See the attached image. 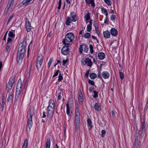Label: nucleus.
Here are the masks:
<instances>
[{"instance_id": "54", "label": "nucleus", "mask_w": 148, "mask_h": 148, "mask_svg": "<svg viewBox=\"0 0 148 148\" xmlns=\"http://www.w3.org/2000/svg\"><path fill=\"white\" fill-rule=\"evenodd\" d=\"M61 0H59V3H58V9H60V7L61 5Z\"/></svg>"}, {"instance_id": "16", "label": "nucleus", "mask_w": 148, "mask_h": 148, "mask_svg": "<svg viewBox=\"0 0 148 148\" xmlns=\"http://www.w3.org/2000/svg\"><path fill=\"white\" fill-rule=\"evenodd\" d=\"M110 32L112 35L114 36H116L118 34L117 31L114 28H112L110 30Z\"/></svg>"}, {"instance_id": "51", "label": "nucleus", "mask_w": 148, "mask_h": 148, "mask_svg": "<svg viewBox=\"0 0 148 148\" xmlns=\"http://www.w3.org/2000/svg\"><path fill=\"white\" fill-rule=\"evenodd\" d=\"M101 10L102 11V12L105 14L106 16L107 17L108 14V12L106 10Z\"/></svg>"}, {"instance_id": "22", "label": "nucleus", "mask_w": 148, "mask_h": 148, "mask_svg": "<svg viewBox=\"0 0 148 148\" xmlns=\"http://www.w3.org/2000/svg\"><path fill=\"white\" fill-rule=\"evenodd\" d=\"M87 123H88V126L90 127L88 129L89 130H90L92 127V121L90 119H88L87 120Z\"/></svg>"}, {"instance_id": "12", "label": "nucleus", "mask_w": 148, "mask_h": 148, "mask_svg": "<svg viewBox=\"0 0 148 148\" xmlns=\"http://www.w3.org/2000/svg\"><path fill=\"white\" fill-rule=\"evenodd\" d=\"M15 79L14 77H12L9 81L7 86L12 88L15 82Z\"/></svg>"}, {"instance_id": "19", "label": "nucleus", "mask_w": 148, "mask_h": 148, "mask_svg": "<svg viewBox=\"0 0 148 148\" xmlns=\"http://www.w3.org/2000/svg\"><path fill=\"white\" fill-rule=\"evenodd\" d=\"M14 0H10L7 5V7L8 9H11L13 6Z\"/></svg>"}, {"instance_id": "10", "label": "nucleus", "mask_w": 148, "mask_h": 148, "mask_svg": "<svg viewBox=\"0 0 148 148\" xmlns=\"http://www.w3.org/2000/svg\"><path fill=\"white\" fill-rule=\"evenodd\" d=\"M146 125L145 124V122H141V127L142 128L141 132L140 131L139 132V134H140V135L141 136V138L143 137L145 133V127Z\"/></svg>"}, {"instance_id": "38", "label": "nucleus", "mask_w": 148, "mask_h": 148, "mask_svg": "<svg viewBox=\"0 0 148 148\" xmlns=\"http://www.w3.org/2000/svg\"><path fill=\"white\" fill-rule=\"evenodd\" d=\"M90 34L88 33H86L84 35V37L86 38H88L90 36Z\"/></svg>"}, {"instance_id": "36", "label": "nucleus", "mask_w": 148, "mask_h": 148, "mask_svg": "<svg viewBox=\"0 0 148 148\" xmlns=\"http://www.w3.org/2000/svg\"><path fill=\"white\" fill-rule=\"evenodd\" d=\"M140 144V140H135L134 146H139Z\"/></svg>"}, {"instance_id": "34", "label": "nucleus", "mask_w": 148, "mask_h": 148, "mask_svg": "<svg viewBox=\"0 0 148 148\" xmlns=\"http://www.w3.org/2000/svg\"><path fill=\"white\" fill-rule=\"evenodd\" d=\"M5 103L4 101V100L3 99L2 100V101L1 105V111H3V110L4 109Z\"/></svg>"}, {"instance_id": "15", "label": "nucleus", "mask_w": 148, "mask_h": 148, "mask_svg": "<svg viewBox=\"0 0 148 148\" xmlns=\"http://www.w3.org/2000/svg\"><path fill=\"white\" fill-rule=\"evenodd\" d=\"M32 1V0H23L22 2L20 4L21 6L23 5L24 6L27 5L30 2Z\"/></svg>"}, {"instance_id": "4", "label": "nucleus", "mask_w": 148, "mask_h": 148, "mask_svg": "<svg viewBox=\"0 0 148 148\" xmlns=\"http://www.w3.org/2000/svg\"><path fill=\"white\" fill-rule=\"evenodd\" d=\"M75 38L74 34L72 33H67L65 38L62 40L63 43L65 45L69 46L70 42H72Z\"/></svg>"}, {"instance_id": "29", "label": "nucleus", "mask_w": 148, "mask_h": 148, "mask_svg": "<svg viewBox=\"0 0 148 148\" xmlns=\"http://www.w3.org/2000/svg\"><path fill=\"white\" fill-rule=\"evenodd\" d=\"M71 20L69 17H67L66 19V24L67 25H70L71 22Z\"/></svg>"}, {"instance_id": "37", "label": "nucleus", "mask_w": 148, "mask_h": 148, "mask_svg": "<svg viewBox=\"0 0 148 148\" xmlns=\"http://www.w3.org/2000/svg\"><path fill=\"white\" fill-rule=\"evenodd\" d=\"M94 94L93 97L94 98H97L98 96V92L97 91L94 90L93 91Z\"/></svg>"}, {"instance_id": "47", "label": "nucleus", "mask_w": 148, "mask_h": 148, "mask_svg": "<svg viewBox=\"0 0 148 148\" xmlns=\"http://www.w3.org/2000/svg\"><path fill=\"white\" fill-rule=\"evenodd\" d=\"M88 83L92 85H94L95 83L92 80L89 79L88 81Z\"/></svg>"}, {"instance_id": "61", "label": "nucleus", "mask_w": 148, "mask_h": 148, "mask_svg": "<svg viewBox=\"0 0 148 148\" xmlns=\"http://www.w3.org/2000/svg\"><path fill=\"white\" fill-rule=\"evenodd\" d=\"M12 88L7 86V90L8 93L11 90Z\"/></svg>"}, {"instance_id": "9", "label": "nucleus", "mask_w": 148, "mask_h": 148, "mask_svg": "<svg viewBox=\"0 0 148 148\" xmlns=\"http://www.w3.org/2000/svg\"><path fill=\"white\" fill-rule=\"evenodd\" d=\"M82 63L83 65L86 64L89 66H91L92 65V62L91 60L89 58H86L85 60L82 61Z\"/></svg>"}, {"instance_id": "39", "label": "nucleus", "mask_w": 148, "mask_h": 148, "mask_svg": "<svg viewBox=\"0 0 148 148\" xmlns=\"http://www.w3.org/2000/svg\"><path fill=\"white\" fill-rule=\"evenodd\" d=\"M25 20L26 23V26L31 25L30 22L27 18H26Z\"/></svg>"}, {"instance_id": "18", "label": "nucleus", "mask_w": 148, "mask_h": 148, "mask_svg": "<svg viewBox=\"0 0 148 148\" xmlns=\"http://www.w3.org/2000/svg\"><path fill=\"white\" fill-rule=\"evenodd\" d=\"M103 34L104 37L105 38H109L110 36V33L109 31L108 30L103 32Z\"/></svg>"}, {"instance_id": "48", "label": "nucleus", "mask_w": 148, "mask_h": 148, "mask_svg": "<svg viewBox=\"0 0 148 148\" xmlns=\"http://www.w3.org/2000/svg\"><path fill=\"white\" fill-rule=\"evenodd\" d=\"M31 26H26V29L27 32H29L31 30Z\"/></svg>"}, {"instance_id": "21", "label": "nucleus", "mask_w": 148, "mask_h": 148, "mask_svg": "<svg viewBox=\"0 0 148 148\" xmlns=\"http://www.w3.org/2000/svg\"><path fill=\"white\" fill-rule=\"evenodd\" d=\"M84 18L85 19L86 23H88V21L90 19V13L89 12H88L85 15Z\"/></svg>"}, {"instance_id": "3", "label": "nucleus", "mask_w": 148, "mask_h": 148, "mask_svg": "<svg viewBox=\"0 0 148 148\" xmlns=\"http://www.w3.org/2000/svg\"><path fill=\"white\" fill-rule=\"evenodd\" d=\"M25 48L19 47L17 54V62L20 64L22 62L25 52Z\"/></svg>"}, {"instance_id": "35", "label": "nucleus", "mask_w": 148, "mask_h": 148, "mask_svg": "<svg viewBox=\"0 0 148 148\" xmlns=\"http://www.w3.org/2000/svg\"><path fill=\"white\" fill-rule=\"evenodd\" d=\"M8 35L10 37L12 38H14L15 36L14 34L13 33V32H12L10 31H9Z\"/></svg>"}, {"instance_id": "6", "label": "nucleus", "mask_w": 148, "mask_h": 148, "mask_svg": "<svg viewBox=\"0 0 148 148\" xmlns=\"http://www.w3.org/2000/svg\"><path fill=\"white\" fill-rule=\"evenodd\" d=\"M43 57L42 56H38L36 64V66L37 70H39V69L41 66L43 61Z\"/></svg>"}, {"instance_id": "5", "label": "nucleus", "mask_w": 148, "mask_h": 148, "mask_svg": "<svg viewBox=\"0 0 148 148\" xmlns=\"http://www.w3.org/2000/svg\"><path fill=\"white\" fill-rule=\"evenodd\" d=\"M79 107L78 104H77L75 105V125H79Z\"/></svg>"}, {"instance_id": "42", "label": "nucleus", "mask_w": 148, "mask_h": 148, "mask_svg": "<svg viewBox=\"0 0 148 148\" xmlns=\"http://www.w3.org/2000/svg\"><path fill=\"white\" fill-rule=\"evenodd\" d=\"M71 21L75 22L77 20V18H75V15H73L71 16Z\"/></svg>"}, {"instance_id": "55", "label": "nucleus", "mask_w": 148, "mask_h": 148, "mask_svg": "<svg viewBox=\"0 0 148 148\" xmlns=\"http://www.w3.org/2000/svg\"><path fill=\"white\" fill-rule=\"evenodd\" d=\"M61 93L60 92L58 93V99H60L61 98Z\"/></svg>"}, {"instance_id": "8", "label": "nucleus", "mask_w": 148, "mask_h": 148, "mask_svg": "<svg viewBox=\"0 0 148 148\" xmlns=\"http://www.w3.org/2000/svg\"><path fill=\"white\" fill-rule=\"evenodd\" d=\"M88 49V47L87 46L84 45H81L80 46L79 49V51L80 53H82V51L87 53Z\"/></svg>"}, {"instance_id": "26", "label": "nucleus", "mask_w": 148, "mask_h": 148, "mask_svg": "<svg viewBox=\"0 0 148 148\" xmlns=\"http://www.w3.org/2000/svg\"><path fill=\"white\" fill-rule=\"evenodd\" d=\"M13 94L12 93H10L9 94L8 97L7 99V101H12L13 98Z\"/></svg>"}, {"instance_id": "58", "label": "nucleus", "mask_w": 148, "mask_h": 148, "mask_svg": "<svg viewBox=\"0 0 148 148\" xmlns=\"http://www.w3.org/2000/svg\"><path fill=\"white\" fill-rule=\"evenodd\" d=\"M108 21H109L108 18L106 16V17L104 20V23H107L108 22Z\"/></svg>"}, {"instance_id": "33", "label": "nucleus", "mask_w": 148, "mask_h": 148, "mask_svg": "<svg viewBox=\"0 0 148 148\" xmlns=\"http://www.w3.org/2000/svg\"><path fill=\"white\" fill-rule=\"evenodd\" d=\"M66 114L68 115H69L70 113V107L69 104L67 103L66 104Z\"/></svg>"}, {"instance_id": "40", "label": "nucleus", "mask_w": 148, "mask_h": 148, "mask_svg": "<svg viewBox=\"0 0 148 148\" xmlns=\"http://www.w3.org/2000/svg\"><path fill=\"white\" fill-rule=\"evenodd\" d=\"M120 74V78L122 80L124 78V73L121 72H119Z\"/></svg>"}, {"instance_id": "64", "label": "nucleus", "mask_w": 148, "mask_h": 148, "mask_svg": "<svg viewBox=\"0 0 148 148\" xmlns=\"http://www.w3.org/2000/svg\"><path fill=\"white\" fill-rule=\"evenodd\" d=\"M79 125H75V130H76L77 131L78 130V129L79 128Z\"/></svg>"}, {"instance_id": "32", "label": "nucleus", "mask_w": 148, "mask_h": 148, "mask_svg": "<svg viewBox=\"0 0 148 148\" xmlns=\"http://www.w3.org/2000/svg\"><path fill=\"white\" fill-rule=\"evenodd\" d=\"M14 16V15L13 14H12L11 15H10V16L8 18V19L7 21V25L10 23V21L12 19V18Z\"/></svg>"}, {"instance_id": "30", "label": "nucleus", "mask_w": 148, "mask_h": 148, "mask_svg": "<svg viewBox=\"0 0 148 148\" xmlns=\"http://www.w3.org/2000/svg\"><path fill=\"white\" fill-rule=\"evenodd\" d=\"M53 62V58H50L49 59V61L48 62V66L47 67L48 68H49L50 67V66L51 64L52 63V62Z\"/></svg>"}, {"instance_id": "2", "label": "nucleus", "mask_w": 148, "mask_h": 148, "mask_svg": "<svg viewBox=\"0 0 148 148\" xmlns=\"http://www.w3.org/2000/svg\"><path fill=\"white\" fill-rule=\"evenodd\" d=\"M34 114V109H30L27 112V126L29 128V130L32 127L33 124L32 117Z\"/></svg>"}, {"instance_id": "17", "label": "nucleus", "mask_w": 148, "mask_h": 148, "mask_svg": "<svg viewBox=\"0 0 148 148\" xmlns=\"http://www.w3.org/2000/svg\"><path fill=\"white\" fill-rule=\"evenodd\" d=\"M105 55L102 52H100L98 53V58L100 60H103L105 58Z\"/></svg>"}, {"instance_id": "63", "label": "nucleus", "mask_w": 148, "mask_h": 148, "mask_svg": "<svg viewBox=\"0 0 148 148\" xmlns=\"http://www.w3.org/2000/svg\"><path fill=\"white\" fill-rule=\"evenodd\" d=\"M46 113L45 112H43V115L42 116V118H45L46 117Z\"/></svg>"}, {"instance_id": "11", "label": "nucleus", "mask_w": 148, "mask_h": 148, "mask_svg": "<svg viewBox=\"0 0 148 148\" xmlns=\"http://www.w3.org/2000/svg\"><path fill=\"white\" fill-rule=\"evenodd\" d=\"M69 52V47L68 46L65 45L63 46L61 49V53L64 55H66Z\"/></svg>"}, {"instance_id": "44", "label": "nucleus", "mask_w": 148, "mask_h": 148, "mask_svg": "<svg viewBox=\"0 0 148 148\" xmlns=\"http://www.w3.org/2000/svg\"><path fill=\"white\" fill-rule=\"evenodd\" d=\"M104 1L107 4L110 5L112 3L111 0H104Z\"/></svg>"}, {"instance_id": "57", "label": "nucleus", "mask_w": 148, "mask_h": 148, "mask_svg": "<svg viewBox=\"0 0 148 148\" xmlns=\"http://www.w3.org/2000/svg\"><path fill=\"white\" fill-rule=\"evenodd\" d=\"M20 99V98L18 97H17L15 96V99H14V103H16L17 100Z\"/></svg>"}, {"instance_id": "45", "label": "nucleus", "mask_w": 148, "mask_h": 148, "mask_svg": "<svg viewBox=\"0 0 148 148\" xmlns=\"http://www.w3.org/2000/svg\"><path fill=\"white\" fill-rule=\"evenodd\" d=\"M101 136L102 137H104L105 136V134L106 133V131L104 130H101Z\"/></svg>"}, {"instance_id": "49", "label": "nucleus", "mask_w": 148, "mask_h": 148, "mask_svg": "<svg viewBox=\"0 0 148 148\" xmlns=\"http://www.w3.org/2000/svg\"><path fill=\"white\" fill-rule=\"evenodd\" d=\"M12 40L10 38H8L7 40V44H11Z\"/></svg>"}, {"instance_id": "23", "label": "nucleus", "mask_w": 148, "mask_h": 148, "mask_svg": "<svg viewBox=\"0 0 148 148\" xmlns=\"http://www.w3.org/2000/svg\"><path fill=\"white\" fill-rule=\"evenodd\" d=\"M80 93L79 95L78 100L79 103H82L83 100L82 99V95L81 91H80Z\"/></svg>"}, {"instance_id": "52", "label": "nucleus", "mask_w": 148, "mask_h": 148, "mask_svg": "<svg viewBox=\"0 0 148 148\" xmlns=\"http://www.w3.org/2000/svg\"><path fill=\"white\" fill-rule=\"evenodd\" d=\"M6 51H9L10 49V47L9 44H7V47L6 48Z\"/></svg>"}, {"instance_id": "31", "label": "nucleus", "mask_w": 148, "mask_h": 148, "mask_svg": "<svg viewBox=\"0 0 148 148\" xmlns=\"http://www.w3.org/2000/svg\"><path fill=\"white\" fill-rule=\"evenodd\" d=\"M141 138V136L140 135L139 133H137L136 134V137L135 140H140V139Z\"/></svg>"}, {"instance_id": "59", "label": "nucleus", "mask_w": 148, "mask_h": 148, "mask_svg": "<svg viewBox=\"0 0 148 148\" xmlns=\"http://www.w3.org/2000/svg\"><path fill=\"white\" fill-rule=\"evenodd\" d=\"M8 32V31H7V32H6V33L4 36V37L3 39V40H6V36L7 35V34Z\"/></svg>"}, {"instance_id": "62", "label": "nucleus", "mask_w": 148, "mask_h": 148, "mask_svg": "<svg viewBox=\"0 0 148 148\" xmlns=\"http://www.w3.org/2000/svg\"><path fill=\"white\" fill-rule=\"evenodd\" d=\"M112 116L113 117H115L116 116L115 112L113 110H112Z\"/></svg>"}, {"instance_id": "1", "label": "nucleus", "mask_w": 148, "mask_h": 148, "mask_svg": "<svg viewBox=\"0 0 148 148\" xmlns=\"http://www.w3.org/2000/svg\"><path fill=\"white\" fill-rule=\"evenodd\" d=\"M55 102L53 99H50L49 103L47 108V117L50 118L53 116L54 112Z\"/></svg>"}, {"instance_id": "25", "label": "nucleus", "mask_w": 148, "mask_h": 148, "mask_svg": "<svg viewBox=\"0 0 148 148\" xmlns=\"http://www.w3.org/2000/svg\"><path fill=\"white\" fill-rule=\"evenodd\" d=\"M51 144V141L49 138L47 139L46 147V148H50Z\"/></svg>"}, {"instance_id": "46", "label": "nucleus", "mask_w": 148, "mask_h": 148, "mask_svg": "<svg viewBox=\"0 0 148 148\" xmlns=\"http://www.w3.org/2000/svg\"><path fill=\"white\" fill-rule=\"evenodd\" d=\"M63 79V77L62 75H61L60 73L59 75L58 78V81L59 82H60L61 80Z\"/></svg>"}, {"instance_id": "41", "label": "nucleus", "mask_w": 148, "mask_h": 148, "mask_svg": "<svg viewBox=\"0 0 148 148\" xmlns=\"http://www.w3.org/2000/svg\"><path fill=\"white\" fill-rule=\"evenodd\" d=\"M92 25H88L87 26V31L88 32H90L92 29Z\"/></svg>"}, {"instance_id": "28", "label": "nucleus", "mask_w": 148, "mask_h": 148, "mask_svg": "<svg viewBox=\"0 0 148 148\" xmlns=\"http://www.w3.org/2000/svg\"><path fill=\"white\" fill-rule=\"evenodd\" d=\"M97 75L94 73H91L90 75V77L92 79H95L97 77Z\"/></svg>"}, {"instance_id": "7", "label": "nucleus", "mask_w": 148, "mask_h": 148, "mask_svg": "<svg viewBox=\"0 0 148 148\" xmlns=\"http://www.w3.org/2000/svg\"><path fill=\"white\" fill-rule=\"evenodd\" d=\"M22 86V82L19 80L16 86V94L21 95Z\"/></svg>"}, {"instance_id": "24", "label": "nucleus", "mask_w": 148, "mask_h": 148, "mask_svg": "<svg viewBox=\"0 0 148 148\" xmlns=\"http://www.w3.org/2000/svg\"><path fill=\"white\" fill-rule=\"evenodd\" d=\"M86 3L87 4H91L92 6L94 7L95 6V4L94 3V0H85Z\"/></svg>"}, {"instance_id": "27", "label": "nucleus", "mask_w": 148, "mask_h": 148, "mask_svg": "<svg viewBox=\"0 0 148 148\" xmlns=\"http://www.w3.org/2000/svg\"><path fill=\"white\" fill-rule=\"evenodd\" d=\"M28 141L27 139H25L22 148H27L28 145Z\"/></svg>"}, {"instance_id": "56", "label": "nucleus", "mask_w": 148, "mask_h": 148, "mask_svg": "<svg viewBox=\"0 0 148 148\" xmlns=\"http://www.w3.org/2000/svg\"><path fill=\"white\" fill-rule=\"evenodd\" d=\"M89 71H90V70H87V71L86 73L85 74V76L86 77H88V75H89Z\"/></svg>"}, {"instance_id": "13", "label": "nucleus", "mask_w": 148, "mask_h": 148, "mask_svg": "<svg viewBox=\"0 0 148 148\" xmlns=\"http://www.w3.org/2000/svg\"><path fill=\"white\" fill-rule=\"evenodd\" d=\"M101 105L99 102L95 103L94 106V108L95 110L98 111L101 110Z\"/></svg>"}, {"instance_id": "60", "label": "nucleus", "mask_w": 148, "mask_h": 148, "mask_svg": "<svg viewBox=\"0 0 148 148\" xmlns=\"http://www.w3.org/2000/svg\"><path fill=\"white\" fill-rule=\"evenodd\" d=\"M67 62V60H63L62 61L63 63L62 64V65H64V64L66 63Z\"/></svg>"}, {"instance_id": "14", "label": "nucleus", "mask_w": 148, "mask_h": 148, "mask_svg": "<svg viewBox=\"0 0 148 148\" xmlns=\"http://www.w3.org/2000/svg\"><path fill=\"white\" fill-rule=\"evenodd\" d=\"M101 75L105 79H108L109 78L110 74L107 71H103Z\"/></svg>"}, {"instance_id": "50", "label": "nucleus", "mask_w": 148, "mask_h": 148, "mask_svg": "<svg viewBox=\"0 0 148 148\" xmlns=\"http://www.w3.org/2000/svg\"><path fill=\"white\" fill-rule=\"evenodd\" d=\"M115 16L114 15H112L110 17V20L112 21H114L115 20Z\"/></svg>"}, {"instance_id": "53", "label": "nucleus", "mask_w": 148, "mask_h": 148, "mask_svg": "<svg viewBox=\"0 0 148 148\" xmlns=\"http://www.w3.org/2000/svg\"><path fill=\"white\" fill-rule=\"evenodd\" d=\"M60 71L59 70H58L53 75V77H56L58 75V72Z\"/></svg>"}, {"instance_id": "43", "label": "nucleus", "mask_w": 148, "mask_h": 148, "mask_svg": "<svg viewBox=\"0 0 148 148\" xmlns=\"http://www.w3.org/2000/svg\"><path fill=\"white\" fill-rule=\"evenodd\" d=\"M89 48L90 49V52L91 53H92L94 52V51L93 50V47L92 46L90 45L89 46Z\"/></svg>"}, {"instance_id": "20", "label": "nucleus", "mask_w": 148, "mask_h": 148, "mask_svg": "<svg viewBox=\"0 0 148 148\" xmlns=\"http://www.w3.org/2000/svg\"><path fill=\"white\" fill-rule=\"evenodd\" d=\"M26 43L27 42L26 40L25 39L23 40L22 42L19 45V47L25 48L26 46L27 45Z\"/></svg>"}]
</instances>
